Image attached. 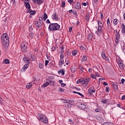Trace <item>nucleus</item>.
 <instances>
[{"label":"nucleus","mask_w":125,"mask_h":125,"mask_svg":"<svg viewBox=\"0 0 125 125\" xmlns=\"http://www.w3.org/2000/svg\"><path fill=\"white\" fill-rule=\"evenodd\" d=\"M121 29H122V34H125V24L122 23L121 25Z\"/></svg>","instance_id":"nucleus-13"},{"label":"nucleus","mask_w":125,"mask_h":125,"mask_svg":"<svg viewBox=\"0 0 125 125\" xmlns=\"http://www.w3.org/2000/svg\"><path fill=\"white\" fill-rule=\"evenodd\" d=\"M29 32H33V26H30V27H29Z\"/></svg>","instance_id":"nucleus-45"},{"label":"nucleus","mask_w":125,"mask_h":125,"mask_svg":"<svg viewBox=\"0 0 125 125\" xmlns=\"http://www.w3.org/2000/svg\"><path fill=\"white\" fill-rule=\"evenodd\" d=\"M26 8H29V6H31V5H30V3H28V4H26L25 5Z\"/></svg>","instance_id":"nucleus-53"},{"label":"nucleus","mask_w":125,"mask_h":125,"mask_svg":"<svg viewBox=\"0 0 125 125\" xmlns=\"http://www.w3.org/2000/svg\"><path fill=\"white\" fill-rule=\"evenodd\" d=\"M115 42L117 44H118V43H119V39H116Z\"/></svg>","instance_id":"nucleus-61"},{"label":"nucleus","mask_w":125,"mask_h":125,"mask_svg":"<svg viewBox=\"0 0 125 125\" xmlns=\"http://www.w3.org/2000/svg\"><path fill=\"white\" fill-rule=\"evenodd\" d=\"M72 13L74 15H77L78 14V12H77V11L73 10Z\"/></svg>","instance_id":"nucleus-44"},{"label":"nucleus","mask_w":125,"mask_h":125,"mask_svg":"<svg viewBox=\"0 0 125 125\" xmlns=\"http://www.w3.org/2000/svg\"><path fill=\"white\" fill-rule=\"evenodd\" d=\"M42 25V23L41 21H35V26L37 27V28H41Z\"/></svg>","instance_id":"nucleus-9"},{"label":"nucleus","mask_w":125,"mask_h":125,"mask_svg":"<svg viewBox=\"0 0 125 125\" xmlns=\"http://www.w3.org/2000/svg\"><path fill=\"white\" fill-rule=\"evenodd\" d=\"M1 43L4 47H8L9 45V38L6 33H3L1 36Z\"/></svg>","instance_id":"nucleus-1"},{"label":"nucleus","mask_w":125,"mask_h":125,"mask_svg":"<svg viewBox=\"0 0 125 125\" xmlns=\"http://www.w3.org/2000/svg\"><path fill=\"white\" fill-rule=\"evenodd\" d=\"M92 38H93V34L91 32H90L87 36V40H92Z\"/></svg>","instance_id":"nucleus-14"},{"label":"nucleus","mask_w":125,"mask_h":125,"mask_svg":"<svg viewBox=\"0 0 125 125\" xmlns=\"http://www.w3.org/2000/svg\"><path fill=\"white\" fill-rule=\"evenodd\" d=\"M65 62H64V60L62 59H60L59 62V66L60 67H61L62 65H64Z\"/></svg>","instance_id":"nucleus-12"},{"label":"nucleus","mask_w":125,"mask_h":125,"mask_svg":"<svg viewBox=\"0 0 125 125\" xmlns=\"http://www.w3.org/2000/svg\"><path fill=\"white\" fill-rule=\"evenodd\" d=\"M79 69L81 70V71H83V67L82 66H79Z\"/></svg>","instance_id":"nucleus-57"},{"label":"nucleus","mask_w":125,"mask_h":125,"mask_svg":"<svg viewBox=\"0 0 125 125\" xmlns=\"http://www.w3.org/2000/svg\"><path fill=\"white\" fill-rule=\"evenodd\" d=\"M102 57L104 60H105V61L109 60V57L106 56V54H105L104 52H102Z\"/></svg>","instance_id":"nucleus-7"},{"label":"nucleus","mask_w":125,"mask_h":125,"mask_svg":"<svg viewBox=\"0 0 125 125\" xmlns=\"http://www.w3.org/2000/svg\"><path fill=\"white\" fill-rule=\"evenodd\" d=\"M80 48L81 50H85V48H84L83 45L80 46Z\"/></svg>","instance_id":"nucleus-41"},{"label":"nucleus","mask_w":125,"mask_h":125,"mask_svg":"<svg viewBox=\"0 0 125 125\" xmlns=\"http://www.w3.org/2000/svg\"><path fill=\"white\" fill-rule=\"evenodd\" d=\"M68 2L70 4H73L72 2H74V0H68Z\"/></svg>","instance_id":"nucleus-51"},{"label":"nucleus","mask_w":125,"mask_h":125,"mask_svg":"<svg viewBox=\"0 0 125 125\" xmlns=\"http://www.w3.org/2000/svg\"><path fill=\"white\" fill-rule=\"evenodd\" d=\"M68 104H70V103H74V101L73 100H68Z\"/></svg>","instance_id":"nucleus-47"},{"label":"nucleus","mask_w":125,"mask_h":125,"mask_svg":"<svg viewBox=\"0 0 125 125\" xmlns=\"http://www.w3.org/2000/svg\"><path fill=\"white\" fill-rule=\"evenodd\" d=\"M113 86L115 90H118V83H113Z\"/></svg>","instance_id":"nucleus-18"},{"label":"nucleus","mask_w":125,"mask_h":125,"mask_svg":"<svg viewBox=\"0 0 125 125\" xmlns=\"http://www.w3.org/2000/svg\"><path fill=\"white\" fill-rule=\"evenodd\" d=\"M78 54V51L77 50H73L72 52V54L73 56H76Z\"/></svg>","instance_id":"nucleus-21"},{"label":"nucleus","mask_w":125,"mask_h":125,"mask_svg":"<svg viewBox=\"0 0 125 125\" xmlns=\"http://www.w3.org/2000/svg\"><path fill=\"white\" fill-rule=\"evenodd\" d=\"M26 88H28L29 89V88H31L32 87V84L31 83H28L26 86Z\"/></svg>","instance_id":"nucleus-31"},{"label":"nucleus","mask_w":125,"mask_h":125,"mask_svg":"<svg viewBox=\"0 0 125 125\" xmlns=\"http://www.w3.org/2000/svg\"><path fill=\"white\" fill-rule=\"evenodd\" d=\"M83 83V78H80L76 82L77 84H79V83Z\"/></svg>","instance_id":"nucleus-27"},{"label":"nucleus","mask_w":125,"mask_h":125,"mask_svg":"<svg viewBox=\"0 0 125 125\" xmlns=\"http://www.w3.org/2000/svg\"><path fill=\"white\" fill-rule=\"evenodd\" d=\"M39 121H41L44 124H48V119L43 114L39 115Z\"/></svg>","instance_id":"nucleus-4"},{"label":"nucleus","mask_w":125,"mask_h":125,"mask_svg":"<svg viewBox=\"0 0 125 125\" xmlns=\"http://www.w3.org/2000/svg\"><path fill=\"white\" fill-rule=\"evenodd\" d=\"M53 16L54 17L53 19H54V20H58V15H57V13H54L53 14Z\"/></svg>","instance_id":"nucleus-15"},{"label":"nucleus","mask_w":125,"mask_h":125,"mask_svg":"<svg viewBox=\"0 0 125 125\" xmlns=\"http://www.w3.org/2000/svg\"><path fill=\"white\" fill-rule=\"evenodd\" d=\"M11 2L13 3V4L14 5H15L16 4V2H15V0H11Z\"/></svg>","instance_id":"nucleus-50"},{"label":"nucleus","mask_w":125,"mask_h":125,"mask_svg":"<svg viewBox=\"0 0 125 125\" xmlns=\"http://www.w3.org/2000/svg\"><path fill=\"white\" fill-rule=\"evenodd\" d=\"M113 23L114 26L118 25V23H119V22L118 21V19H115L113 21Z\"/></svg>","instance_id":"nucleus-23"},{"label":"nucleus","mask_w":125,"mask_h":125,"mask_svg":"<svg viewBox=\"0 0 125 125\" xmlns=\"http://www.w3.org/2000/svg\"><path fill=\"white\" fill-rule=\"evenodd\" d=\"M86 60H87V57L85 56H83L82 60V62H84V61H86Z\"/></svg>","instance_id":"nucleus-28"},{"label":"nucleus","mask_w":125,"mask_h":125,"mask_svg":"<svg viewBox=\"0 0 125 125\" xmlns=\"http://www.w3.org/2000/svg\"><path fill=\"white\" fill-rule=\"evenodd\" d=\"M40 69H43V64L42 63H39Z\"/></svg>","instance_id":"nucleus-35"},{"label":"nucleus","mask_w":125,"mask_h":125,"mask_svg":"<svg viewBox=\"0 0 125 125\" xmlns=\"http://www.w3.org/2000/svg\"><path fill=\"white\" fill-rule=\"evenodd\" d=\"M73 7L75 8V9H77V10H80V9L82 8V4L80 1H77V2H74Z\"/></svg>","instance_id":"nucleus-5"},{"label":"nucleus","mask_w":125,"mask_h":125,"mask_svg":"<svg viewBox=\"0 0 125 125\" xmlns=\"http://www.w3.org/2000/svg\"><path fill=\"white\" fill-rule=\"evenodd\" d=\"M111 23V22H110V19H108L107 20V28H108V30H109V27H110V24Z\"/></svg>","instance_id":"nucleus-26"},{"label":"nucleus","mask_w":125,"mask_h":125,"mask_svg":"<svg viewBox=\"0 0 125 125\" xmlns=\"http://www.w3.org/2000/svg\"><path fill=\"white\" fill-rule=\"evenodd\" d=\"M29 37L30 38H31V39H33V38H34V33H33V32H30L29 33Z\"/></svg>","instance_id":"nucleus-36"},{"label":"nucleus","mask_w":125,"mask_h":125,"mask_svg":"<svg viewBox=\"0 0 125 125\" xmlns=\"http://www.w3.org/2000/svg\"><path fill=\"white\" fill-rule=\"evenodd\" d=\"M103 125H114L112 123H108V122L104 123Z\"/></svg>","instance_id":"nucleus-39"},{"label":"nucleus","mask_w":125,"mask_h":125,"mask_svg":"<svg viewBox=\"0 0 125 125\" xmlns=\"http://www.w3.org/2000/svg\"><path fill=\"white\" fill-rule=\"evenodd\" d=\"M56 49L54 47V46L52 47V48H51L52 51H55V50H56Z\"/></svg>","instance_id":"nucleus-60"},{"label":"nucleus","mask_w":125,"mask_h":125,"mask_svg":"<svg viewBox=\"0 0 125 125\" xmlns=\"http://www.w3.org/2000/svg\"><path fill=\"white\" fill-rule=\"evenodd\" d=\"M22 60H23V61H24V62H26V61L27 60V57H24L23 58Z\"/></svg>","instance_id":"nucleus-62"},{"label":"nucleus","mask_w":125,"mask_h":125,"mask_svg":"<svg viewBox=\"0 0 125 125\" xmlns=\"http://www.w3.org/2000/svg\"><path fill=\"white\" fill-rule=\"evenodd\" d=\"M115 38H116V40H119V39H120V38H121V36L120 35V32H118L117 33V34L115 36Z\"/></svg>","instance_id":"nucleus-30"},{"label":"nucleus","mask_w":125,"mask_h":125,"mask_svg":"<svg viewBox=\"0 0 125 125\" xmlns=\"http://www.w3.org/2000/svg\"><path fill=\"white\" fill-rule=\"evenodd\" d=\"M49 63V61L46 60L45 61V66H47V64Z\"/></svg>","instance_id":"nucleus-46"},{"label":"nucleus","mask_w":125,"mask_h":125,"mask_svg":"<svg viewBox=\"0 0 125 125\" xmlns=\"http://www.w3.org/2000/svg\"><path fill=\"white\" fill-rule=\"evenodd\" d=\"M32 11H33L32 10V9H31V6H29L28 8H27V9L26 10V13H30L32 12Z\"/></svg>","instance_id":"nucleus-22"},{"label":"nucleus","mask_w":125,"mask_h":125,"mask_svg":"<svg viewBox=\"0 0 125 125\" xmlns=\"http://www.w3.org/2000/svg\"><path fill=\"white\" fill-rule=\"evenodd\" d=\"M3 62L4 63V64H9V63H10V62L9 61V60H8V59H6L3 60Z\"/></svg>","instance_id":"nucleus-19"},{"label":"nucleus","mask_w":125,"mask_h":125,"mask_svg":"<svg viewBox=\"0 0 125 125\" xmlns=\"http://www.w3.org/2000/svg\"><path fill=\"white\" fill-rule=\"evenodd\" d=\"M119 66L120 69L124 70L125 68V64H124V63L121 61H119Z\"/></svg>","instance_id":"nucleus-8"},{"label":"nucleus","mask_w":125,"mask_h":125,"mask_svg":"<svg viewBox=\"0 0 125 125\" xmlns=\"http://www.w3.org/2000/svg\"><path fill=\"white\" fill-rule=\"evenodd\" d=\"M28 67H29V65H28V64H24L23 67H22V69H23L24 72H25V71H26V70H27V69H28Z\"/></svg>","instance_id":"nucleus-17"},{"label":"nucleus","mask_w":125,"mask_h":125,"mask_svg":"<svg viewBox=\"0 0 125 125\" xmlns=\"http://www.w3.org/2000/svg\"><path fill=\"white\" fill-rule=\"evenodd\" d=\"M71 71L72 73H75L77 72V66H73L71 68Z\"/></svg>","instance_id":"nucleus-16"},{"label":"nucleus","mask_w":125,"mask_h":125,"mask_svg":"<svg viewBox=\"0 0 125 125\" xmlns=\"http://www.w3.org/2000/svg\"><path fill=\"white\" fill-rule=\"evenodd\" d=\"M121 83H122L123 85H125V79L123 78L121 79Z\"/></svg>","instance_id":"nucleus-43"},{"label":"nucleus","mask_w":125,"mask_h":125,"mask_svg":"<svg viewBox=\"0 0 125 125\" xmlns=\"http://www.w3.org/2000/svg\"><path fill=\"white\" fill-rule=\"evenodd\" d=\"M26 64H27V65H29V64H30V61H29V60H27L25 61Z\"/></svg>","instance_id":"nucleus-63"},{"label":"nucleus","mask_w":125,"mask_h":125,"mask_svg":"<svg viewBox=\"0 0 125 125\" xmlns=\"http://www.w3.org/2000/svg\"><path fill=\"white\" fill-rule=\"evenodd\" d=\"M108 101V100L107 99H102V101H101V102L102 103H104V104H106V102Z\"/></svg>","instance_id":"nucleus-34"},{"label":"nucleus","mask_w":125,"mask_h":125,"mask_svg":"<svg viewBox=\"0 0 125 125\" xmlns=\"http://www.w3.org/2000/svg\"><path fill=\"white\" fill-rule=\"evenodd\" d=\"M92 87H91L89 88V89L88 90L87 92V95L89 96H90V95H92Z\"/></svg>","instance_id":"nucleus-11"},{"label":"nucleus","mask_w":125,"mask_h":125,"mask_svg":"<svg viewBox=\"0 0 125 125\" xmlns=\"http://www.w3.org/2000/svg\"><path fill=\"white\" fill-rule=\"evenodd\" d=\"M43 19V18L42 17H40L39 18V21H41L42 22V21Z\"/></svg>","instance_id":"nucleus-59"},{"label":"nucleus","mask_w":125,"mask_h":125,"mask_svg":"<svg viewBox=\"0 0 125 125\" xmlns=\"http://www.w3.org/2000/svg\"><path fill=\"white\" fill-rule=\"evenodd\" d=\"M125 100V95H123L122 97V100Z\"/></svg>","instance_id":"nucleus-64"},{"label":"nucleus","mask_w":125,"mask_h":125,"mask_svg":"<svg viewBox=\"0 0 125 125\" xmlns=\"http://www.w3.org/2000/svg\"><path fill=\"white\" fill-rule=\"evenodd\" d=\"M72 30H73V27H69V32H70V33H71V32H72Z\"/></svg>","instance_id":"nucleus-56"},{"label":"nucleus","mask_w":125,"mask_h":125,"mask_svg":"<svg viewBox=\"0 0 125 125\" xmlns=\"http://www.w3.org/2000/svg\"><path fill=\"white\" fill-rule=\"evenodd\" d=\"M101 108H97L95 110V111L96 112V113H101Z\"/></svg>","instance_id":"nucleus-32"},{"label":"nucleus","mask_w":125,"mask_h":125,"mask_svg":"<svg viewBox=\"0 0 125 125\" xmlns=\"http://www.w3.org/2000/svg\"><path fill=\"white\" fill-rule=\"evenodd\" d=\"M64 90H65L62 88H60L59 89V91H61V92H63Z\"/></svg>","instance_id":"nucleus-52"},{"label":"nucleus","mask_w":125,"mask_h":125,"mask_svg":"<svg viewBox=\"0 0 125 125\" xmlns=\"http://www.w3.org/2000/svg\"><path fill=\"white\" fill-rule=\"evenodd\" d=\"M61 73H62V76H64V75H65V70L64 69H62Z\"/></svg>","instance_id":"nucleus-37"},{"label":"nucleus","mask_w":125,"mask_h":125,"mask_svg":"<svg viewBox=\"0 0 125 125\" xmlns=\"http://www.w3.org/2000/svg\"><path fill=\"white\" fill-rule=\"evenodd\" d=\"M98 27H103V24H102V22L100 21H98Z\"/></svg>","instance_id":"nucleus-25"},{"label":"nucleus","mask_w":125,"mask_h":125,"mask_svg":"<svg viewBox=\"0 0 125 125\" xmlns=\"http://www.w3.org/2000/svg\"><path fill=\"white\" fill-rule=\"evenodd\" d=\"M105 91L106 92H109V87L107 86L105 88Z\"/></svg>","instance_id":"nucleus-54"},{"label":"nucleus","mask_w":125,"mask_h":125,"mask_svg":"<svg viewBox=\"0 0 125 125\" xmlns=\"http://www.w3.org/2000/svg\"><path fill=\"white\" fill-rule=\"evenodd\" d=\"M49 82H46L44 83L43 85H42V87H46L47 85H49Z\"/></svg>","instance_id":"nucleus-24"},{"label":"nucleus","mask_w":125,"mask_h":125,"mask_svg":"<svg viewBox=\"0 0 125 125\" xmlns=\"http://www.w3.org/2000/svg\"><path fill=\"white\" fill-rule=\"evenodd\" d=\"M65 1H62V7H65Z\"/></svg>","instance_id":"nucleus-40"},{"label":"nucleus","mask_w":125,"mask_h":125,"mask_svg":"<svg viewBox=\"0 0 125 125\" xmlns=\"http://www.w3.org/2000/svg\"><path fill=\"white\" fill-rule=\"evenodd\" d=\"M63 100V103H68V100L67 101V100H64V99H62Z\"/></svg>","instance_id":"nucleus-58"},{"label":"nucleus","mask_w":125,"mask_h":125,"mask_svg":"<svg viewBox=\"0 0 125 125\" xmlns=\"http://www.w3.org/2000/svg\"><path fill=\"white\" fill-rule=\"evenodd\" d=\"M21 50L23 53H26L28 51V43L24 42L22 43L21 46Z\"/></svg>","instance_id":"nucleus-3"},{"label":"nucleus","mask_w":125,"mask_h":125,"mask_svg":"<svg viewBox=\"0 0 125 125\" xmlns=\"http://www.w3.org/2000/svg\"><path fill=\"white\" fill-rule=\"evenodd\" d=\"M78 95H80V96H81V97H84V96H83V94L78 92Z\"/></svg>","instance_id":"nucleus-55"},{"label":"nucleus","mask_w":125,"mask_h":125,"mask_svg":"<svg viewBox=\"0 0 125 125\" xmlns=\"http://www.w3.org/2000/svg\"><path fill=\"white\" fill-rule=\"evenodd\" d=\"M36 2L37 4L41 5V4L43 3V1L42 0H37Z\"/></svg>","instance_id":"nucleus-20"},{"label":"nucleus","mask_w":125,"mask_h":125,"mask_svg":"<svg viewBox=\"0 0 125 125\" xmlns=\"http://www.w3.org/2000/svg\"><path fill=\"white\" fill-rule=\"evenodd\" d=\"M90 81L89 78H83V83H82V85L84 84V87H86V85H87V84L89 83Z\"/></svg>","instance_id":"nucleus-6"},{"label":"nucleus","mask_w":125,"mask_h":125,"mask_svg":"<svg viewBox=\"0 0 125 125\" xmlns=\"http://www.w3.org/2000/svg\"><path fill=\"white\" fill-rule=\"evenodd\" d=\"M43 18L44 21H45V20H46V19L48 18L47 15L45 12L44 13V16Z\"/></svg>","instance_id":"nucleus-29"},{"label":"nucleus","mask_w":125,"mask_h":125,"mask_svg":"<svg viewBox=\"0 0 125 125\" xmlns=\"http://www.w3.org/2000/svg\"><path fill=\"white\" fill-rule=\"evenodd\" d=\"M78 106L79 108L81 109V110H84V109L86 108V106L83 104H80Z\"/></svg>","instance_id":"nucleus-10"},{"label":"nucleus","mask_w":125,"mask_h":125,"mask_svg":"<svg viewBox=\"0 0 125 125\" xmlns=\"http://www.w3.org/2000/svg\"><path fill=\"white\" fill-rule=\"evenodd\" d=\"M60 29V25L57 23H50L48 27V30L50 32H55Z\"/></svg>","instance_id":"nucleus-2"},{"label":"nucleus","mask_w":125,"mask_h":125,"mask_svg":"<svg viewBox=\"0 0 125 125\" xmlns=\"http://www.w3.org/2000/svg\"><path fill=\"white\" fill-rule=\"evenodd\" d=\"M89 18H90V16H89V15H86L85 17L86 21H89Z\"/></svg>","instance_id":"nucleus-33"},{"label":"nucleus","mask_w":125,"mask_h":125,"mask_svg":"<svg viewBox=\"0 0 125 125\" xmlns=\"http://www.w3.org/2000/svg\"><path fill=\"white\" fill-rule=\"evenodd\" d=\"M92 79H96V76L94 74H91Z\"/></svg>","instance_id":"nucleus-49"},{"label":"nucleus","mask_w":125,"mask_h":125,"mask_svg":"<svg viewBox=\"0 0 125 125\" xmlns=\"http://www.w3.org/2000/svg\"><path fill=\"white\" fill-rule=\"evenodd\" d=\"M60 58L62 60H63L64 59V54H61L60 55Z\"/></svg>","instance_id":"nucleus-48"},{"label":"nucleus","mask_w":125,"mask_h":125,"mask_svg":"<svg viewBox=\"0 0 125 125\" xmlns=\"http://www.w3.org/2000/svg\"><path fill=\"white\" fill-rule=\"evenodd\" d=\"M29 13L30 15H35V14H36V11H33L32 12Z\"/></svg>","instance_id":"nucleus-42"},{"label":"nucleus","mask_w":125,"mask_h":125,"mask_svg":"<svg viewBox=\"0 0 125 125\" xmlns=\"http://www.w3.org/2000/svg\"><path fill=\"white\" fill-rule=\"evenodd\" d=\"M102 27H98V32H99V33H101V31L102 30Z\"/></svg>","instance_id":"nucleus-38"}]
</instances>
